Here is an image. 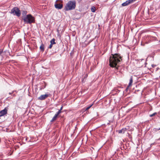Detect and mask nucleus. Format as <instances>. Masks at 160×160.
<instances>
[{
    "label": "nucleus",
    "instance_id": "20e7f679",
    "mask_svg": "<svg viewBox=\"0 0 160 160\" xmlns=\"http://www.w3.org/2000/svg\"><path fill=\"white\" fill-rule=\"evenodd\" d=\"M10 13L13 14L14 15H16L19 17L21 15V12L20 10L17 7H15L12 8L11 11Z\"/></svg>",
    "mask_w": 160,
    "mask_h": 160
},
{
    "label": "nucleus",
    "instance_id": "dca6fc26",
    "mask_svg": "<svg viewBox=\"0 0 160 160\" xmlns=\"http://www.w3.org/2000/svg\"><path fill=\"white\" fill-rule=\"evenodd\" d=\"M93 105V104H91L90 106L88 107L85 108V110L87 111Z\"/></svg>",
    "mask_w": 160,
    "mask_h": 160
},
{
    "label": "nucleus",
    "instance_id": "ddd939ff",
    "mask_svg": "<svg viewBox=\"0 0 160 160\" xmlns=\"http://www.w3.org/2000/svg\"><path fill=\"white\" fill-rule=\"evenodd\" d=\"M40 48L41 51L43 52L44 50V45L43 44H42L40 46Z\"/></svg>",
    "mask_w": 160,
    "mask_h": 160
},
{
    "label": "nucleus",
    "instance_id": "a878e982",
    "mask_svg": "<svg viewBox=\"0 0 160 160\" xmlns=\"http://www.w3.org/2000/svg\"><path fill=\"white\" fill-rule=\"evenodd\" d=\"M13 93V92H9V94H12V93Z\"/></svg>",
    "mask_w": 160,
    "mask_h": 160
},
{
    "label": "nucleus",
    "instance_id": "7ed1b4c3",
    "mask_svg": "<svg viewBox=\"0 0 160 160\" xmlns=\"http://www.w3.org/2000/svg\"><path fill=\"white\" fill-rule=\"evenodd\" d=\"M76 2L74 1H69L67 4L65 9L66 11L74 9L76 7Z\"/></svg>",
    "mask_w": 160,
    "mask_h": 160
},
{
    "label": "nucleus",
    "instance_id": "f03ea898",
    "mask_svg": "<svg viewBox=\"0 0 160 160\" xmlns=\"http://www.w3.org/2000/svg\"><path fill=\"white\" fill-rule=\"evenodd\" d=\"M22 19L26 24H31L35 22V18L30 14H28L23 17Z\"/></svg>",
    "mask_w": 160,
    "mask_h": 160
},
{
    "label": "nucleus",
    "instance_id": "412c9836",
    "mask_svg": "<svg viewBox=\"0 0 160 160\" xmlns=\"http://www.w3.org/2000/svg\"><path fill=\"white\" fill-rule=\"evenodd\" d=\"M141 45H142V46H144V44H143V42H142L141 43Z\"/></svg>",
    "mask_w": 160,
    "mask_h": 160
},
{
    "label": "nucleus",
    "instance_id": "4be33fe9",
    "mask_svg": "<svg viewBox=\"0 0 160 160\" xmlns=\"http://www.w3.org/2000/svg\"><path fill=\"white\" fill-rule=\"evenodd\" d=\"M129 87H128V86L126 88V91H127L128 90V88Z\"/></svg>",
    "mask_w": 160,
    "mask_h": 160
},
{
    "label": "nucleus",
    "instance_id": "9b49d317",
    "mask_svg": "<svg viewBox=\"0 0 160 160\" xmlns=\"http://www.w3.org/2000/svg\"><path fill=\"white\" fill-rule=\"evenodd\" d=\"M58 115L56 114H55L54 116L53 117L52 119L50 121L51 122H52L55 121L57 119Z\"/></svg>",
    "mask_w": 160,
    "mask_h": 160
},
{
    "label": "nucleus",
    "instance_id": "6e6552de",
    "mask_svg": "<svg viewBox=\"0 0 160 160\" xmlns=\"http://www.w3.org/2000/svg\"><path fill=\"white\" fill-rule=\"evenodd\" d=\"M48 94H46L45 95H41L40 97L38 98V99L40 100H43L46 98L48 97Z\"/></svg>",
    "mask_w": 160,
    "mask_h": 160
},
{
    "label": "nucleus",
    "instance_id": "9d476101",
    "mask_svg": "<svg viewBox=\"0 0 160 160\" xmlns=\"http://www.w3.org/2000/svg\"><path fill=\"white\" fill-rule=\"evenodd\" d=\"M127 131V129L126 128H122L121 130L118 131V132L119 133H124Z\"/></svg>",
    "mask_w": 160,
    "mask_h": 160
},
{
    "label": "nucleus",
    "instance_id": "f3484780",
    "mask_svg": "<svg viewBox=\"0 0 160 160\" xmlns=\"http://www.w3.org/2000/svg\"><path fill=\"white\" fill-rule=\"evenodd\" d=\"M157 114V112H154L152 114L149 115L150 117H152Z\"/></svg>",
    "mask_w": 160,
    "mask_h": 160
},
{
    "label": "nucleus",
    "instance_id": "1a4fd4ad",
    "mask_svg": "<svg viewBox=\"0 0 160 160\" xmlns=\"http://www.w3.org/2000/svg\"><path fill=\"white\" fill-rule=\"evenodd\" d=\"M55 7L56 8L60 9L62 8L63 5L62 4L57 3L55 4Z\"/></svg>",
    "mask_w": 160,
    "mask_h": 160
},
{
    "label": "nucleus",
    "instance_id": "0eeeda50",
    "mask_svg": "<svg viewBox=\"0 0 160 160\" xmlns=\"http://www.w3.org/2000/svg\"><path fill=\"white\" fill-rule=\"evenodd\" d=\"M8 108H5L3 110L0 111V117L3 116L7 113Z\"/></svg>",
    "mask_w": 160,
    "mask_h": 160
},
{
    "label": "nucleus",
    "instance_id": "f257e3e1",
    "mask_svg": "<svg viewBox=\"0 0 160 160\" xmlns=\"http://www.w3.org/2000/svg\"><path fill=\"white\" fill-rule=\"evenodd\" d=\"M122 57L119 54H112L110 57L109 65L111 67H114L118 69L119 66L118 64L122 60Z\"/></svg>",
    "mask_w": 160,
    "mask_h": 160
},
{
    "label": "nucleus",
    "instance_id": "39448f33",
    "mask_svg": "<svg viewBox=\"0 0 160 160\" xmlns=\"http://www.w3.org/2000/svg\"><path fill=\"white\" fill-rule=\"evenodd\" d=\"M153 38V37L150 36H145L143 38V41L145 42L146 43L148 44L151 41L152 39V38Z\"/></svg>",
    "mask_w": 160,
    "mask_h": 160
},
{
    "label": "nucleus",
    "instance_id": "5701e85b",
    "mask_svg": "<svg viewBox=\"0 0 160 160\" xmlns=\"http://www.w3.org/2000/svg\"><path fill=\"white\" fill-rule=\"evenodd\" d=\"M153 38H152V39H154V40H156V37H153Z\"/></svg>",
    "mask_w": 160,
    "mask_h": 160
},
{
    "label": "nucleus",
    "instance_id": "f8f14e48",
    "mask_svg": "<svg viewBox=\"0 0 160 160\" xmlns=\"http://www.w3.org/2000/svg\"><path fill=\"white\" fill-rule=\"evenodd\" d=\"M132 82H133V79H132V76L130 78L129 80V84L128 85V87H129L132 86Z\"/></svg>",
    "mask_w": 160,
    "mask_h": 160
},
{
    "label": "nucleus",
    "instance_id": "6ab92c4d",
    "mask_svg": "<svg viewBox=\"0 0 160 160\" xmlns=\"http://www.w3.org/2000/svg\"><path fill=\"white\" fill-rule=\"evenodd\" d=\"M52 43H51L50 44V45L48 48H52Z\"/></svg>",
    "mask_w": 160,
    "mask_h": 160
},
{
    "label": "nucleus",
    "instance_id": "423d86ee",
    "mask_svg": "<svg viewBox=\"0 0 160 160\" xmlns=\"http://www.w3.org/2000/svg\"><path fill=\"white\" fill-rule=\"evenodd\" d=\"M136 0H128L127 1H126L125 2L123 3L122 4V6H127L128 5L130 4H131L135 1H136Z\"/></svg>",
    "mask_w": 160,
    "mask_h": 160
},
{
    "label": "nucleus",
    "instance_id": "2eb2a0df",
    "mask_svg": "<svg viewBox=\"0 0 160 160\" xmlns=\"http://www.w3.org/2000/svg\"><path fill=\"white\" fill-rule=\"evenodd\" d=\"M51 43L53 44H55L56 43L55 42V39L54 38H53L50 41Z\"/></svg>",
    "mask_w": 160,
    "mask_h": 160
},
{
    "label": "nucleus",
    "instance_id": "393cba45",
    "mask_svg": "<svg viewBox=\"0 0 160 160\" xmlns=\"http://www.w3.org/2000/svg\"><path fill=\"white\" fill-rule=\"evenodd\" d=\"M23 12L25 14H26L27 13V12H26V11H23Z\"/></svg>",
    "mask_w": 160,
    "mask_h": 160
},
{
    "label": "nucleus",
    "instance_id": "a211bd4d",
    "mask_svg": "<svg viewBox=\"0 0 160 160\" xmlns=\"http://www.w3.org/2000/svg\"><path fill=\"white\" fill-rule=\"evenodd\" d=\"M61 112V110H59L56 114L58 116Z\"/></svg>",
    "mask_w": 160,
    "mask_h": 160
},
{
    "label": "nucleus",
    "instance_id": "aec40b11",
    "mask_svg": "<svg viewBox=\"0 0 160 160\" xmlns=\"http://www.w3.org/2000/svg\"><path fill=\"white\" fill-rule=\"evenodd\" d=\"M3 52V50H2L0 49V55Z\"/></svg>",
    "mask_w": 160,
    "mask_h": 160
},
{
    "label": "nucleus",
    "instance_id": "b1692460",
    "mask_svg": "<svg viewBox=\"0 0 160 160\" xmlns=\"http://www.w3.org/2000/svg\"><path fill=\"white\" fill-rule=\"evenodd\" d=\"M62 108H63V106L61 107L60 109V110H62Z\"/></svg>",
    "mask_w": 160,
    "mask_h": 160
},
{
    "label": "nucleus",
    "instance_id": "bb28decb",
    "mask_svg": "<svg viewBox=\"0 0 160 160\" xmlns=\"http://www.w3.org/2000/svg\"><path fill=\"white\" fill-rule=\"evenodd\" d=\"M160 130V128L158 129V130Z\"/></svg>",
    "mask_w": 160,
    "mask_h": 160
},
{
    "label": "nucleus",
    "instance_id": "4468645a",
    "mask_svg": "<svg viewBox=\"0 0 160 160\" xmlns=\"http://www.w3.org/2000/svg\"><path fill=\"white\" fill-rule=\"evenodd\" d=\"M91 11L92 12H95V8L94 6H92L91 7Z\"/></svg>",
    "mask_w": 160,
    "mask_h": 160
}]
</instances>
